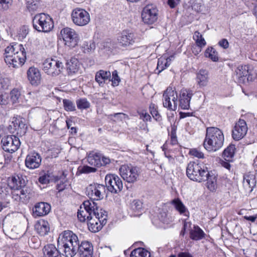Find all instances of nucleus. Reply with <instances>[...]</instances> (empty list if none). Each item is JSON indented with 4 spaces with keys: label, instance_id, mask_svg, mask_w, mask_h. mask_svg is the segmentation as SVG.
Here are the masks:
<instances>
[{
    "label": "nucleus",
    "instance_id": "1",
    "mask_svg": "<svg viewBox=\"0 0 257 257\" xmlns=\"http://www.w3.org/2000/svg\"><path fill=\"white\" fill-rule=\"evenodd\" d=\"M78 219L81 222L88 221V226L91 232L99 231L106 223V211L99 208L93 201H85L77 212Z\"/></svg>",
    "mask_w": 257,
    "mask_h": 257
},
{
    "label": "nucleus",
    "instance_id": "2",
    "mask_svg": "<svg viewBox=\"0 0 257 257\" xmlns=\"http://www.w3.org/2000/svg\"><path fill=\"white\" fill-rule=\"evenodd\" d=\"M79 239L77 235L72 231L66 230L59 235L58 247L66 257H74L78 248Z\"/></svg>",
    "mask_w": 257,
    "mask_h": 257
},
{
    "label": "nucleus",
    "instance_id": "3",
    "mask_svg": "<svg viewBox=\"0 0 257 257\" xmlns=\"http://www.w3.org/2000/svg\"><path fill=\"white\" fill-rule=\"evenodd\" d=\"M5 61L9 67L19 68L25 63L26 53L22 45L11 44L5 49Z\"/></svg>",
    "mask_w": 257,
    "mask_h": 257
},
{
    "label": "nucleus",
    "instance_id": "4",
    "mask_svg": "<svg viewBox=\"0 0 257 257\" xmlns=\"http://www.w3.org/2000/svg\"><path fill=\"white\" fill-rule=\"evenodd\" d=\"M224 140L221 130L216 127H208L206 128L204 147L209 152H216L222 147Z\"/></svg>",
    "mask_w": 257,
    "mask_h": 257
},
{
    "label": "nucleus",
    "instance_id": "5",
    "mask_svg": "<svg viewBox=\"0 0 257 257\" xmlns=\"http://www.w3.org/2000/svg\"><path fill=\"white\" fill-rule=\"evenodd\" d=\"M186 175L191 180L198 182L205 181L208 175V168L202 163L191 162L187 165Z\"/></svg>",
    "mask_w": 257,
    "mask_h": 257
},
{
    "label": "nucleus",
    "instance_id": "6",
    "mask_svg": "<svg viewBox=\"0 0 257 257\" xmlns=\"http://www.w3.org/2000/svg\"><path fill=\"white\" fill-rule=\"evenodd\" d=\"M34 28L40 32L47 33L53 28V22L51 17L44 13L38 14L33 19Z\"/></svg>",
    "mask_w": 257,
    "mask_h": 257
},
{
    "label": "nucleus",
    "instance_id": "7",
    "mask_svg": "<svg viewBox=\"0 0 257 257\" xmlns=\"http://www.w3.org/2000/svg\"><path fill=\"white\" fill-rule=\"evenodd\" d=\"M119 173L123 179L130 183L137 181L140 174L139 168L131 165H124L119 168Z\"/></svg>",
    "mask_w": 257,
    "mask_h": 257
},
{
    "label": "nucleus",
    "instance_id": "8",
    "mask_svg": "<svg viewBox=\"0 0 257 257\" xmlns=\"http://www.w3.org/2000/svg\"><path fill=\"white\" fill-rule=\"evenodd\" d=\"M64 68L63 63L54 59H47L43 63L42 69L45 73L52 76L60 74Z\"/></svg>",
    "mask_w": 257,
    "mask_h": 257
},
{
    "label": "nucleus",
    "instance_id": "9",
    "mask_svg": "<svg viewBox=\"0 0 257 257\" xmlns=\"http://www.w3.org/2000/svg\"><path fill=\"white\" fill-rule=\"evenodd\" d=\"M163 106L169 110H175L178 105V96L176 91L169 87L164 91L163 95Z\"/></svg>",
    "mask_w": 257,
    "mask_h": 257
},
{
    "label": "nucleus",
    "instance_id": "10",
    "mask_svg": "<svg viewBox=\"0 0 257 257\" xmlns=\"http://www.w3.org/2000/svg\"><path fill=\"white\" fill-rule=\"evenodd\" d=\"M105 186L108 191L112 193L116 194L120 192L123 188L121 179L114 174H107L105 177Z\"/></svg>",
    "mask_w": 257,
    "mask_h": 257
},
{
    "label": "nucleus",
    "instance_id": "11",
    "mask_svg": "<svg viewBox=\"0 0 257 257\" xmlns=\"http://www.w3.org/2000/svg\"><path fill=\"white\" fill-rule=\"evenodd\" d=\"M71 18L74 24L79 26H84L90 21L89 14L85 10L80 8L72 11Z\"/></svg>",
    "mask_w": 257,
    "mask_h": 257
},
{
    "label": "nucleus",
    "instance_id": "12",
    "mask_svg": "<svg viewBox=\"0 0 257 257\" xmlns=\"http://www.w3.org/2000/svg\"><path fill=\"white\" fill-rule=\"evenodd\" d=\"M158 10L154 5H148L143 10L142 18L143 22L148 24H152L157 21Z\"/></svg>",
    "mask_w": 257,
    "mask_h": 257
},
{
    "label": "nucleus",
    "instance_id": "13",
    "mask_svg": "<svg viewBox=\"0 0 257 257\" xmlns=\"http://www.w3.org/2000/svg\"><path fill=\"white\" fill-rule=\"evenodd\" d=\"M1 142L3 150L10 153L18 150L21 144L19 139L14 135L5 136L2 139Z\"/></svg>",
    "mask_w": 257,
    "mask_h": 257
},
{
    "label": "nucleus",
    "instance_id": "14",
    "mask_svg": "<svg viewBox=\"0 0 257 257\" xmlns=\"http://www.w3.org/2000/svg\"><path fill=\"white\" fill-rule=\"evenodd\" d=\"M105 186L99 184H90L86 188L88 196L96 200L102 199L105 195Z\"/></svg>",
    "mask_w": 257,
    "mask_h": 257
},
{
    "label": "nucleus",
    "instance_id": "15",
    "mask_svg": "<svg viewBox=\"0 0 257 257\" xmlns=\"http://www.w3.org/2000/svg\"><path fill=\"white\" fill-rule=\"evenodd\" d=\"M61 34L65 42V44L70 48L74 47L78 43V35L76 32L70 28H65L61 31Z\"/></svg>",
    "mask_w": 257,
    "mask_h": 257
},
{
    "label": "nucleus",
    "instance_id": "16",
    "mask_svg": "<svg viewBox=\"0 0 257 257\" xmlns=\"http://www.w3.org/2000/svg\"><path fill=\"white\" fill-rule=\"evenodd\" d=\"M247 131V127L246 122L243 119H239L232 130V138L234 140L238 141L245 136Z\"/></svg>",
    "mask_w": 257,
    "mask_h": 257
},
{
    "label": "nucleus",
    "instance_id": "17",
    "mask_svg": "<svg viewBox=\"0 0 257 257\" xmlns=\"http://www.w3.org/2000/svg\"><path fill=\"white\" fill-rule=\"evenodd\" d=\"M31 189L26 185L21 187V189H17L12 192V198L17 201L26 203L28 201Z\"/></svg>",
    "mask_w": 257,
    "mask_h": 257
},
{
    "label": "nucleus",
    "instance_id": "18",
    "mask_svg": "<svg viewBox=\"0 0 257 257\" xmlns=\"http://www.w3.org/2000/svg\"><path fill=\"white\" fill-rule=\"evenodd\" d=\"M76 250V254L78 252L80 257H92L93 254V246L92 244L87 241L81 242Z\"/></svg>",
    "mask_w": 257,
    "mask_h": 257
},
{
    "label": "nucleus",
    "instance_id": "19",
    "mask_svg": "<svg viewBox=\"0 0 257 257\" xmlns=\"http://www.w3.org/2000/svg\"><path fill=\"white\" fill-rule=\"evenodd\" d=\"M41 163V157L37 153L29 154L25 159L26 166L30 169H34L38 168Z\"/></svg>",
    "mask_w": 257,
    "mask_h": 257
},
{
    "label": "nucleus",
    "instance_id": "20",
    "mask_svg": "<svg viewBox=\"0 0 257 257\" xmlns=\"http://www.w3.org/2000/svg\"><path fill=\"white\" fill-rule=\"evenodd\" d=\"M12 124L18 135L23 136L27 132V126L25 123V119L24 118L20 116L14 117Z\"/></svg>",
    "mask_w": 257,
    "mask_h": 257
},
{
    "label": "nucleus",
    "instance_id": "21",
    "mask_svg": "<svg viewBox=\"0 0 257 257\" xmlns=\"http://www.w3.org/2000/svg\"><path fill=\"white\" fill-rule=\"evenodd\" d=\"M134 34L127 31H123L118 37V43L122 46L126 47L132 45L135 42Z\"/></svg>",
    "mask_w": 257,
    "mask_h": 257
},
{
    "label": "nucleus",
    "instance_id": "22",
    "mask_svg": "<svg viewBox=\"0 0 257 257\" xmlns=\"http://www.w3.org/2000/svg\"><path fill=\"white\" fill-rule=\"evenodd\" d=\"M66 70L69 75L81 73V64L75 58H72L66 63Z\"/></svg>",
    "mask_w": 257,
    "mask_h": 257
},
{
    "label": "nucleus",
    "instance_id": "23",
    "mask_svg": "<svg viewBox=\"0 0 257 257\" xmlns=\"http://www.w3.org/2000/svg\"><path fill=\"white\" fill-rule=\"evenodd\" d=\"M27 74L28 79L32 85L37 86L40 83L41 75L37 68L34 67L29 68Z\"/></svg>",
    "mask_w": 257,
    "mask_h": 257
},
{
    "label": "nucleus",
    "instance_id": "24",
    "mask_svg": "<svg viewBox=\"0 0 257 257\" xmlns=\"http://www.w3.org/2000/svg\"><path fill=\"white\" fill-rule=\"evenodd\" d=\"M51 205L46 202H39L35 205L33 209L34 215L37 216H43L47 215L51 210Z\"/></svg>",
    "mask_w": 257,
    "mask_h": 257
},
{
    "label": "nucleus",
    "instance_id": "25",
    "mask_svg": "<svg viewBox=\"0 0 257 257\" xmlns=\"http://www.w3.org/2000/svg\"><path fill=\"white\" fill-rule=\"evenodd\" d=\"M209 72L206 69H201L196 73V80L200 87L206 86L209 82Z\"/></svg>",
    "mask_w": 257,
    "mask_h": 257
},
{
    "label": "nucleus",
    "instance_id": "26",
    "mask_svg": "<svg viewBox=\"0 0 257 257\" xmlns=\"http://www.w3.org/2000/svg\"><path fill=\"white\" fill-rule=\"evenodd\" d=\"M27 181L26 176L19 174L12 177L11 182L10 183V186L13 190L21 189V187H24L26 185Z\"/></svg>",
    "mask_w": 257,
    "mask_h": 257
},
{
    "label": "nucleus",
    "instance_id": "27",
    "mask_svg": "<svg viewBox=\"0 0 257 257\" xmlns=\"http://www.w3.org/2000/svg\"><path fill=\"white\" fill-rule=\"evenodd\" d=\"M235 74L240 83H244L246 80H249L248 67L247 66H238L235 70Z\"/></svg>",
    "mask_w": 257,
    "mask_h": 257
},
{
    "label": "nucleus",
    "instance_id": "28",
    "mask_svg": "<svg viewBox=\"0 0 257 257\" xmlns=\"http://www.w3.org/2000/svg\"><path fill=\"white\" fill-rule=\"evenodd\" d=\"M44 257H62L58 249L53 244H48L43 249Z\"/></svg>",
    "mask_w": 257,
    "mask_h": 257
},
{
    "label": "nucleus",
    "instance_id": "29",
    "mask_svg": "<svg viewBox=\"0 0 257 257\" xmlns=\"http://www.w3.org/2000/svg\"><path fill=\"white\" fill-rule=\"evenodd\" d=\"M111 77L110 71L100 70L95 74V80L100 86H103L105 81L109 80Z\"/></svg>",
    "mask_w": 257,
    "mask_h": 257
},
{
    "label": "nucleus",
    "instance_id": "30",
    "mask_svg": "<svg viewBox=\"0 0 257 257\" xmlns=\"http://www.w3.org/2000/svg\"><path fill=\"white\" fill-rule=\"evenodd\" d=\"M205 181H207L206 186L210 191L213 192L216 190L217 188L216 175L208 171V175H207Z\"/></svg>",
    "mask_w": 257,
    "mask_h": 257
},
{
    "label": "nucleus",
    "instance_id": "31",
    "mask_svg": "<svg viewBox=\"0 0 257 257\" xmlns=\"http://www.w3.org/2000/svg\"><path fill=\"white\" fill-rule=\"evenodd\" d=\"M192 94L187 91H182L179 100V106L183 109H188L190 107V101Z\"/></svg>",
    "mask_w": 257,
    "mask_h": 257
},
{
    "label": "nucleus",
    "instance_id": "32",
    "mask_svg": "<svg viewBox=\"0 0 257 257\" xmlns=\"http://www.w3.org/2000/svg\"><path fill=\"white\" fill-rule=\"evenodd\" d=\"M100 159H101V155L100 154L92 152L88 155L87 160L90 165L99 167L101 166Z\"/></svg>",
    "mask_w": 257,
    "mask_h": 257
},
{
    "label": "nucleus",
    "instance_id": "33",
    "mask_svg": "<svg viewBox=\"0 0 257 257\" xmlns=\"http://www.w3.org/2000/svg\"><path fill=\"white\" fill-rule=\"evenodd\" d=\"M36 229L41 236H45L50 231L49 224L47 221L40 220L36 225Z\"/></svg>",
    "mask_w": 257,
    "mask_h": 257
},
{
    "label": "nucleus",
    "instance_id": "34",
    "mask_svg": "<svg viewBox=\"0 0 257 257\" xmlns=\"http://www.w3.org/2000/svg\"><path fill=\"white\" fill-rule=\"evenodd\" d=\"M60 179L58 176H55L52 173L47 171L41 175L39 178V181L41 184H46L50 182H57Z\"/></svg>",
    "mask_w": 257,
    "mask_h": 257
},
{
    "label": "nucleus",
    "instance_id": "35",
    "mask_svg": "<svg viewBox=\"0 0 257 257\" xmlns=\"http://www.w3.org/2000/svg\"><path fill=\"white\" fill-rule=\"evenodd\" d=\"M189 235L191 239L199 240L204 238L205 233L198 225H194L193 228L190 230Z\"/></svg>",
    "mask_w": 257,
    "mask_h": 257
},
{
    "label": "nucleus",
    "instance_id": "36",
    "mask_svg": "<svg viewBox=\"0 0 257 257\" xmlns=\"http://www.w3.org/2000/svg\"><path fill=\"white\" fill-rule=\"evenodd\" d=\"M243 184L245 188H252L255 186L256 179L255 175L248 173L243 176Z\"/></svg>",
    "mask_w": 257,
    "mask_h": 257
},
{
    "label": "nucleus",
    "instance_id": "37",
    "mask_svg": "<svg viewBox=\"0 0 257 257\" xmlns=\"http://www.w3.org/2000/svg\"><path fill=\"white\" fill-rule=\"evenodd\" d=\"M171 61V59L169 57H161L159 58L156 69L158 70V73L159 74L163 70L168 68L170 65Z\"/></svg>",
    "mask_w": 257,
    "mask_h": 257
},
{
    "label": "nucleus",
    "instance_id": "38",
    "mask_svg": "<svg viewBox=\"0 0 257 257\" xmlns=\"http://www.w3.org/2000/svg\"><path fill=\"white\" fill-rule=\"evenodd\" d=\"M235 150V146L234 145H230L224 150L222 157L225 161L228 162H231L232 161Z\"/></svg>",
    "mask_w": 257,
    "mask_h": 257
},
{
    "label": "nucleus",
    "instance_id": "39",
    "mask_svg": "<svg viewBox=\"0 0 257 257\" xmlns=\"http://www.w3.org/2000/svg\"><path fill=\"white\" fill-rule=\"evenodd\" d=\"M171 204L180 214L186 215L187 208L180 199L175 198L172 200Z\"/></svg>",
    "mask_w": 257,
    "mask_h": 257
},
{
    "label": "nucleus",
    "instance_id": "40",
    "mask_svg": "<svg viewBox=\"0 0 257 257\" xmlns=\"http://www.w3.org/2000/svg\"><path fill=\"white\" fill-rule=\"evenodd\" d=\"M143 203L139 200H135L131 203V209L134 212V216H140L142 213Z\"/></svg>",
    "mask_w": 257,
    "mask_h": 257
},
{
    "label": "nucleus",
    "instance_id": "41",
    "mask_svg": "<svg viewBox=\"0 0 257 257\" xmlns=\"http://www.w3.org/2000/svg\"><path fill=\"white\" fill-rule=\"evenodd\" d=\"M151 254L146 249L143 248H138L133 250L130 257H150Z\"/></svg>",
    "mask_w": 257,
    "mask_h": 257
},
{
    "label": "nucleus",
    "instance_id": "42",
    "mask_svg": "<svg viewBox=\"0 0 257 257\" xmlns=\"http://www.w3.org/2000/svg\"><path fill=\"white\" fill-rule=\"evenodd\" d=\"M204 55L214 62L218 61L217 52L213 47H208L205 51Z\"/></svg>",
    "mask_w": 257,
    "mask_h": 257
},
{
    "label": "nucleus",
    "instance_id": "43",
    "mask_svg": "<svg viewBox=\"0 0 257 257\" xmlns=\"http://www.w3.org/2000/svg\"><path fill=\"white\" fill-rule=\"evenodd\" d=\"M193 39L195 41V42L197 46L201 47H204L206 43L203 38L202 35L198 31H196L193 35Z\"/></svg>",
    "mask_w": 257,
    "mask_h": 257
},
{
    "label": "nucleus",
    "instance_id": "44",
    "mask_svg": "<svg viewBox=\"0 0 257 257\" xmlns=\"http://www.w3.org/2000/svg\"><path fill=\"white\" fill-rule=\"evenodd\" d=\"M76 103L78 108L79 109H86L90 106V102L85 98L77 99Z\"/></svg>",
    "mask_w": 257,
    "mask_h": 257
},
{
    "label": "nucleus",
    "instance_id": "45",
    "mask_svg": "<svg viewBox=\"0 0 257 257\" xmlns=\"http://www.w3.org/2000/svg\"><path fill=\"white\" fill-rule=\"evenodd\" d=\"M82 47L84 49V52L85 53H89L95 50V44L94 42L91 41L85 42L83 44Z\"/></svg>",
    "mask_w": 257,
    "mask_h": 257
},
{
    "label": "nucleus",
    "instance_id": "46",
    "mask_svg": "<svg viewBox=\"0 0 257 257\" xmlns=\"http://www.w3.org/2000/svg\"><path fill=\"white\" fill-rule=\"evenodd\" d=\"M64 108L66 111H74L76 110L75 104L69 99H63Z\"/></svg>",
    "mask_w": 257,
    "mask_h": 257
},
{
    "label": "nucleus",
    "instance_id": "47",
    "mask_svg": "<svg viewBox=\"0 0 257 257\" xmlns=\"http://www.w3.org/2000/svg\"><path fill=\"white\" fill-rule=\"evenodd\" d=\"M150 111L153 117L157 121H159L161 119V116L159 114L157 110L156 106L154 103H151L150 105Z\"/></svg>",
    "mask_w": 257,
    "mask_h": 257
},
{
    "label": "nucleus",
    "instance_id": "48",
    "mask_svg": "<svg viewBox=\"0 0 257 257\" xmlns=\"http://www.w3.org/2000/svg\"><path fill=\"white\" fill-rule=\"evenodd\" d=\"M10 84V80L8 78L0 76V90L7 89Z\"/></svg>",
    "mask_w": 257,
    "mask_h": 257
},
{
    "label": "nucleus",
    "instance_id": "49",
    "mask_svg": "<svg viewBox=\"0 0 257 257\" xmlns=\"http://www.w3.org/2000/svg\"><path fill=\"white\" fill-rule=\"evenodd\" d=\"M191 4L192 9L199 12L202 11V1L201 0H191Z\"/></svg>",
    "mask_w": 257,
    "mask_h": 257
},
{
    "label": "nucleus",
    "instance_id": "50",
    "mask_svg": "<svg viewBox=\"0 0 257 257\" xmlns=\"http://www.w3.org/2000/svg\"><path fill=\"white\" fill-rule=\"evenodd\" d=\"M78 171L81 174H88L95 172L96 171V169L94 167H91L86 165L82 167H79L78 168Z\"/></svg>",
    "mask_w": 257,
    "mask_h": 257
},
{
    "label": "nucleus",
    "instance_id": "51",
    "mask_svg": "<svg viewBox=\"0 0 257 257\" xmlns=\"http://www.w3.org/2000/svg\"><path fill=\"white\" fill-rule=\"evenodd\" d=\"M112 82V85L113 86H118L120 81V79L118 75V73L116 70H114L112 73V79L111 80Z\"/></svg>",
    "mask_w": 257,
    "mask_h": 257
},
{
    "label": "nucleus",
    "instance_id": "52",
    "mask_svg": "<svg viewBox=\"0 0 257 257\" xmlns=\"http://www.w3.org/2000/svg\"><path fill=\"white\" fill-rule=\"evenodd\" d=\"M21 95L20 92L16 89L12 90L11 92V98L13 103L18 101V99Z\"/></svg>",
    "mask_w": 257,
    "mask_h": 257
},
{
    "label": "nucleus",
    "instance_id": "53",
    "mask_svg": "<svg viewBox=\"0 0 257 257\" xmlns=\"http://www.w3.org/2000/svg\"><path fill=\"white\" fill-rule=\"evenodd\" d=\"M28 34V29L24 27L21 28L18 32L17 37H18V39L20 40H23L26 38Z\"/></svg>",
    "mask_w": 257,
    "mask_h": 257
},
{
    "label": "nucleus",
    "instance_id": "54",
    "mask_svg": "<svg viewBox=\"0 0 257 257\" xmlns=\"http://www.w3.org/2000/svg\"><path fill=\"white\" fill-rule=\"evenodd\" d=\"M12 4V0H0V9L8 10Z\"/></svg>",
    "mask_w": 257,
    "mask_h": 257
},
{
    "label": "nucleus",
    "instance_id": "55",
    "mask_svg": "<svg viewBox=\"0 0 257 257\" xmlns=\"http://www.w3.org/2000/svg\"><path fill=\"white\" fill-rule=\"evenodd\" d=\"M189 154L191 155L198 158H203L204 157V154L196 149H191L190 151Z\"/></svg>",
    "mask_w": 257,
    "mask_h": 257
},
{
    "label": "nucleus",
    "instance_id": "56",
    "mask_svg": "<svg viewBox=\"0 0 257 257\" xmlns=\"http://www.w3.org/2000/svg\"><path fill=\"white\" fill-rule=\"evenodd\" d=\"M192 224L190 222L187 221L186 220L184 221L183 223V230L181 231V233L184 235V232L185 231L188 230L189 231V233L190 232V230L193 228L191 226Z\"/></svg>",
    "mask_w": 257,
    "mask_h": 257
},
{
    "label": "nucleus",
    "instance_id": "57",
    "mask_svg": "<svg viewBox=\"0 0 257 257\" xmlns=\"http://www.w3.org/2000/svg\"><path fill=\"white\" fill-rule=\"evenodd\" d=\"M140 118L143 119L144 121H150L151 117L149 114H148L146 111L143 110L140 112H139Z\"/></svg>",
    "mask_w": 257,
    "mask_h": 257
},
{
    "label": "nucleus",
    "instance_id": "58",
    "mask_svg": "<svg viewBox=\"0 0 257 257\" xmlns=\"http://www.w3.org/2000/svg\"><path fill=\"white\" fill-rule=\"evenodd\" d=\"M218 45L224 49H227L229 47V43L226 39H222L219 41Z\"/></svg>",
    "mask_w": 257,
    "mask_h": 257
},
{
    "label": "nucleus",
    "instance_id": "59",
    "mask_svg": "<svg viewBox=\"0 0 257 257\" xmlns=\"http://www.w3.org/2000/svg\"><path fill=\"white\" fill-rule=\"evenodd\" d=\"M101 166H105L107 164H109L110 162V160L109 158L103 157L101 156V159H100Z\"/></svg>",
    "mask_w": 257,
    "mask_h": 257
},
{
    "label": "nucleus",
    "instance_id": "60",
    "mask_svg": "<svg viewBox=\"0 0 257 257\" xmlns=\"http://www.w3.org/2000/svg\"><path fill=\"white\" fill-rule=\"evenodd\" d=\"M179 0H168V4L171 8H174L179 3Z\"/></svg>",
    "mask_w": 257,
    "mask_h": 257
},
{
    "label": "nucleus",
    "instance_id": "61",
    "mask_svg": "<svg viewBox=\"0 0 257 257\" xmlns=\"http://www.w3.org/2000/svg\"><path fill=\"white\" fill-rule=\"evenodd\" d=\"M244 218L245 219L247 220L250 221L252 222H254L257 218V216H244Z\"/></svg>",
    "mask_w": 257,
    "mask_h": 257
},
{
    "label": "nucleus",
    "instance_id": "62",
    "mask_svg": "<svg viewBox=\"0 0 257 257\" xmlns=\"http://www.w3.org/2000/svg\"><path fill=\"white\" fill-rule=\"evenodd\" d=\"M125 114L123 113H116L113 114L115 117H117L118 120H121L124 117Z\"/></svg>",
    "mask_w": 257,
    "mask_h": 257
},
{
    "label": "nucleus",
    "instance_id": "63",
    "mask_svg": "<svg viewBox=\"0 0 257 257\" xmlns=\"http://www.w3.org/2000/svg\"><path fill=\"white\" fill-rule=\"evenodd\" d=\"M165 155L166 157H167L168 159V161L171 164H175V161L174 158H173L172 156H171L169 155H167L166 153H165Z\"/></svg>",
    "mask_w": 257,
    "mask_h": 257
},
{
    "label": "nucleus",
    "instance_id": "64",
    "mask_svg": "<svg viewBox=\"0 0 257 257\" xmlns=\"http://www.w3.org/2000/svg\"><path fill=\"white\" fill-rule=\"evenodd\" d=\"M178 257H193L191 254L188 252H180L178 254Z\"/></svg>",
    "mask_w": 257,
    "mask_h": 257
}]
</instances>
